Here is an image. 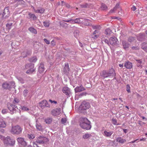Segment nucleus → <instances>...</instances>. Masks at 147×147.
Here are the masks:
<instances>
[{"mask_svg": "<svg viewBox=\"0 0 147 147\" xmlns=\"http://www.w3.org/2000/svg\"><path fill=\"white\" fill-rule=\"evenodd\" d=\"M80 125L83 129L89 130L91 129L92 126L90 122L86 117H82L79 121Z\"/></svg>", "mask_w": 147, "mask_h": 147, "instance_id": "f257e3e1", "label": "nucleus"}, {"mask_svg": "<svg viewBox=\"0 0 147 147\" xmlns=\"http://www.w3.org/2000/svg\"><path fill=\"white\" fill-rule=\"evenodd\" d=\"M100 76L101 77L105 79L107 78H111V77L116 76V73L114 69L112 68L109 69L108 71L103 70L100 72Z\"/></svg>", "mask_w": 147, "mask_h": 147, "instance_id": "f03ea898", "label": "nucleus"}, {"mask_svg": "<svg viewBox=\"0 0 147 147\" xmlns=\"http://www.w3.org/2000/svg\"><path fill=\"white\" fill-rule=\"evenodd\" d=\"M90 107L89 103L84 101L82 102L79 108V112L80 113H82L85 115L86 113V110Z\"/></svg>", "mask_w": 147, "mask_h": 147, "instance_id": "7ed1b4c3", "label": "nucleus"}, {"mask_svg": "<svg viewBox=\"0 0 147 147\" xmlns=\"http://www.w3.org/2000/svg\"><path fill=\"white\" fill-rule=\"evenodd\" d=\"M15 83L13 82H10L9 83L7 82L3 83L2 84V88L4 89L10 90L13 88H15Z\"/></svg>", "mask_w": 147, "mask_h": 147, "instance_id": "20e7f679", "label": "nucleus"}, {"mask_svg": "<svg viewBox=\"0 0 147 147\" xmlns=\"http://www.w3.org/2000/svg\"><path fill=\"white\" fill-rule=\"evenodd\" d=\"M35 140L36 142L40 144L46 143L49 141V139L43 136H39Z\"/></svg>", "mask_w": 147, "mask_h": 147, "instance_id": "39448f33", "label": "nucleus"}, {"mask_svg": "<svg viewBox=\"0 0 147 147\" xmlns=\"http://www.w3.org/2000/svg\"><path fill=\"white\" fill-rule=\"evenodd\" d=\"M4 142L5 144H8L11 146H13L15 144V140L11 139L10 137L7 136L4 139Z\"/></svg>", "mask_w": 147, "mask_h": 147, "instance_id": "423d86ee", "label": "nucleus"}, {"mask_svg": "<svg viewBox=\"0 0 147 147\" xmlns=\"http://www.w3.org/2000/svg\"><path fill=\"white\" fill-rule=\"evenodd\" d=\"M22 130V128L19 125H16L12 127L11 129L12 132L13 134H21Z\"/></svg>", "mask_w": 147, "mask_h": 147, "instance_id": "0eeeda50", "label": "nucleus"}, {"mask_svg": "<svg viewBox=\"0 0 147 147\" xmlns=\"http://www.w3.org/2000/svg\"><path fill=\"white\" fill-rule=\"evenodd\" d=\"M7 108L11 112V114H13L14 113V111H16V109H18L17 107L13 104L10 102H8L7 104Z\"/></svg>", "mask_w": 147, "mask_h": 147, "instance_id": "6e6552de", "label": "nucleus"}, {"mask_svg": "<svg viewBox=\"0 0 147 147\" xmlns=\"http://www.w3.org/2000/svg\"><path fill=\"white\" fill-rule=\"evenodd\" d=\"M110 45L112 46H117L119 45V41L117 39L115 36L110 37L109 39Z\"/></svg>", "mask_w": 147, "mask_h": 147, "instance_id": "1a4fd4ad", "label": "nucleus"}, {"mask_svg": "<svg viewBox=\"0 0 147 147\" xmlns=\"http://www.w3.org/2000/svg\"><path fill=\"white\" fill-rule=\"evenodd\" d=\"M10 12L8 7H5L4 10L1 17L3 19L7 18L9 16Z\"/></svg>", "mask_w": 147, "mask_h": 147, "instance_id": "9d476101", "label": "nucleus"}, {"mask_svg": "<svg viewBox=\"0 0 147 147\" xmlns=\"http://www.w3.org/2000/svg\"><path fill=\"white\" fill-rule=\"evenodd\" d=\"M39 106L42 109H44L45 107H50L49 104H48L47 100H43L39 102Z\"/></svg>", "mask_w": 147, "mask_h": 147, "instance_id": "9b49d317", "label": "nucleus"}, {"mask_svg": "<svg viewBox=\"0 0 147 147\" xmlns=\"http://www.w3.org/2000/svg\"><path fill=\"white\" fill-rule=\"evenodd\" d=\"M17 141L19 144L22 145L24 147L26 146L27 145V143L24 140V139L21 137L18 138L17 139Z\"/></svg>", "mask_w": 147, "mask_h": 147, "instance_id": "f8f14e48", "label": "nucleus"}, {"mask_svg": "<svg viewBox=\"0 0 147 147\" xmlns=\"http://www.w3.org/2000/svg\"><path fill=\"white\" fill-rule=\"evenodd\" d=\"M61 109L59 108L53 109L51 111V114L54 116H57L59 115Z\"/></svg>", "mask_w": 147, "mask_h": 147, "instance_id": "ddd939ff", "label": "nucleus"}, {"mask_svg": "<svg viewBox=\"0 0 147 147\" xmlns=\"http://www.w3.org/2000/svg\"><path fill=\"white\" fill-rule=\"evenodd\" d=\"M63 92L67 96H69L70 94V91L69 89L67 87H63L62 89Z\"/></svg>", "mask_w": 147, "mask_h": 147, "instance_id": "4468645a", "label": "nucleus"}, {"mask_svg": "<svg viewBox=\"0 0 147 147\" xmlns=\"http://www.w3.org/2000/svg\"><path fill=\"white\" fill-rule=\"evenodd\" d=\"M85 89L84 88L82 85L80 86H77L75 88L74 90L76 93L80 92L83 91L85 90Z\"/></svg>", "mask_w": 147, "mask_h": 147, "instance_id": "2eb2a0df", "label": "nucleus"}, {"mask_svg": "<svg viewBox=\"0 0 147 147\" xmlns=\"http://www.w3.org/2000/svg\"><path fill=\"white\" fill-rule=\"evenodd\" d=\"M69 65L68 63H65V67L63 69V71L64 74H67L69 73Z\"/></svg>", "mask_w": 147, "mask_h": 147, "instance_id": "dca6fc26", "label": "nucleus"}, {"mask_svg": "<svg viewBox=\"0 0 147 147\" xmlns=\"http://www.w3.org/2000/svg\"><path fill=\"white\" fill-rule=\"evenodd\" d=\"M124 66L127 69H130L132 67V65L131 62L127 61L125 63Z\"/></svg>", "mask_w": 147, "mask_h": 147, "instance_id": "f3484780", "label": "nucleus"}, {"mask_svg": "<svg viewBox=\"0 0 147 147\" xmlns=\"http://www.w3.org/2000/svg\"><path fill=\"white\" fill-rule=\"evenodd\" d=\"M122 44L123 48L125 50H126L129 47V46L130 45V44L125 41H122Z\"/></svg>", "mask_w": 147, "mask_h": 147, "instance_id": "a211bd4d", "label": "nucleus"}, {"mask_svg": "<svg viewBox=\"0 0 147 147\" xmlns=\"http://www.w3.org/2000/svg\"><path fill=\"white\" fill-rule=\"evenodd\" d=\"M28 15L30 18L32 19L33 21H36L38 17L36 16L34 14L32 13H29Z\"/></svg>", "mask_w": 147, "mask_h": 147, "instance_id": "6ab92c4d", "label": "nucleus"}, {"mask_svg": "<svg viewBox=\"0 0 147 147\" xmlns=\"http://www.w3.org/2000/svg\"><path fill=\"white\" fill-rule=\"evenodd\" d=\"M34 64L32 63H28L25 65V67L26 69H29L31 68L34 67Z\"/></svg>", "mask_w": 147, "mask_h": 147, "instance_id": "aec40b11", "label": "nucleus"}, {"mask_svg": "<svg viewBox=\"0 0 147 147\" xmlns=\"http://www.w3.org/2000/svg\"><path fill=\"white\" fill-rule=\"evenodd\" d=\"M44 67L43 64L41 63L38 68V72L40 73H43L44 71Z\"/></svg>", "mask_w": 147, "mask_h": 147, "instance_id": "412c9836", "label": "nucleus"}, {"mask_svg": "<svg viewBox=\"0 0 147 147\" xmlns=\"http://www.w3.org/2000/svg\"><path fill=\"white\" fill-rule=\"evenodd\" d=\"M116 140L117 142L121 144H123L126 141V140L122 139V138L120 137L117 138Z\"/></svg>", "mask_w": 147, "mask_h": 147, "instance_id": "4be33fe9", "label": "nucleus"}, {"mask_svg": "<svg viewBox=\"0 0 147 147\" xmlns=\"http://www.w3.org/2000/svg\"><path fill=\"white\" fill-rule=\"evenodd\" d=\"M34 9V8H33L34 12L37 13H42L45 11V9L41 7L40 8V9Z\"/></svg>", "mask_w": 147, "mask_h": 147, "instance_id": "5701e85b", "label": "nucleus"}, {"mask_svg": "<svg viewBox=\"0 0 147 147\" xmlns=\"http://www.w3.org/2000/svg\"><path fill=\"white\" fill-rule=\"evenodd\" d=\"M28 30L31 33L36 34H37L36 30L32 27H31L28 29Z\"/></svg>", "mask_w": 147, "mask_h": 147, "instance_id": "b1692460", "label": "nucleus"}, {"mask_svg": "<svg viewBox=\"0 0 147 147\" xmlns=\"http://www.w3.org/2000/svg\"><path fill=\"white\" fill-rule=\"evenodd\" d=\"M36 69L34 68H30L26 71V73L29 74H31L33 72L35 71Z\"/></svg>", "mask_w": 147, "mask_h": 147, "instance_id": "393cba45", "label": "nucleus"}, {"mask_svg": "<svg viewBox=\"0 0 147 147\" xmlns=\"http://www.w3.org/2000/svg\"><path fill=\"white\" fill-rule=\"evenodd\" d=\"M37 59L36 57V56H34L31 58H29L28 60L31 63H35L37 61Z\"/></svg>", "mask_w": 147, "mask_h": 147, "instance_id": "a878e982", "label": "nucleus"}, {"mask_svg": "<svg viewBox=\"0 0 147 147\" xmlns=\"http://www.w3.org/2000/svg\"><path fill=\"white\" fill-rule=\"evenodd\" d=\"M6 126V123L4 121L3 119H0V128L5 127Z\"/></svg>", "mask_w": 147, "mask_h": 147, "instance_id": "bb28decb", "label": "nucleus"}, {"mask_svg": "<svg viewBox=\"0 0 147 147\" xmlns=\"http://www.w3.org/2000/svg\"><path fill=\"white\" fill-rule=\"evenodd\" d=\"M80 7L82 8H89L90 7V5L87 3H85L82 4L80 5Z\"/></svg>", "mask_w": 147, "mask_h": 147, "instance_id": "cd10ccee", "label": "nucleus"}, {"mask_svg": "<svg viewBox=\"0 0 147 147\" xmlns=\"http://www.w3.org/2000/svg\"><path fill=\"white\" fill-rule=\"evenodd\" d=\"M104 135L107 137H110L113 134V132L112 131L107 132V131H104Z\"/></svg>", "mask_w": 147, "mask_h": 147, "instance_id": "c85d7f7f", "label": "nucleus"}, {"mask_svg": "<svg viewBox=\"0 0 147 147\" xmlns=\"http://www.w3.org/2000/svg\"><path fill=\"white\" fill-rule=\"evenodd\" d=\"M91 136V135L90 134L86 133L83 136L82 138L84 139H86L90 138Z\"/></svg>", "mask_w": 147, "mask_h": 147, "instance_id": "c756f323", "label": "nucleus"}, {"mask_svg": "<svg viewBox=\"0 0 147 147\" xmlns=\"http://www.w3.org/2000/svg\"><path fill=\"white\" fill-rule=\"evenodd\" d=\"M53 119L52 118H48L45 120V122L47 124H50L52 121Z\"/></svg>", "mask_w": 147, "mask_h": 147, "instance_id": "7c9ffc66", "label": "nucleus"}, {"mask_svg": "<svg viewBox=\"0 0 147 147\" xmlns=\"http://www.w3.org/2000/svg\"><path fill=\"white\" fill-rule=\"evenodd\" d=\"M20 100L19 99L16 98H14L13 101V104L15 105L19 102Z\"/></svg>", "mask_w": 147, "mask_h": 147, "instance_id": "2f4dec72", "label": "nucleus"}, {"mask_svg": "<svg viewBox=\"0 0 147 147\" xmlns=\"http://www.w3.org/2000/svg\"><path fill=\"white\" fill-rule=\"evenodd\" d=\"M111 30L109 28H107L105 30V33L106 35H110L111 34Z\"/></svg>", "mask_w": 147, "mask_h": 147, "instance_id": "473e14b6", "label": "nucleus"}, {"mask_svg": "<svg viewBox=\"0 0 147 147\" xmlns=\"http://www.w3.org/2000/svg\"><path fill=\"white\" fill-rule=\"evenodd\" d=\"M100 8L103 10H106L108 8L107 7L106 5L104 3H102Z\"/></svg>", "mask_w": 147, "mask_h": 147, "instance_id": "72a5a7b5", "label": "nucleus"}, {"mask_svg": "<svg viewBox=\"0 0 147 147\" xmlns=\"http://www.w3.org/2000/svg\"><path fill=\"white\" fill-rule=\"evenodd\" d=\"M17 78L21 83L24 84V83L25 80L22 78L21 77H17Z\"/></svg>", "mask_w": 147, "mask_h": 147, "instance_id": "f704fd0d", "label": "nucleus"}, {"mask_svg": "<svg viewBox=\"0 0 147 147\" xmlns=\"http://www.w3.org/2000/svg\"><path fill=\"white\" fill-rule=\"evenodd\" d=\"M135 39V37L130 36L128 38V40L129 42H134V40Z\"/></svg>", "mask_w": 147, "mask_h": 147, "instance_id": "c9c22d12", "label": "nucleus"}, {"mask_svg": "<svg viewBox=\"0 0 147 147\" xmlns=\"http://www.w3.org/2000/svg\"><path fill=\"white\" fill-rule=\"evenodd\" d=\"M13 23H7L6 24V27L7 29L9 30L11 28V26L12 25Z\"/></svg>", "mask_w": 147, "mask_h": 147, "instance_id": "e433bc0d", "label": "nucleus"}, {"mask_svg": "<svg viewBox=\"0 0 147 147\" xmlns=\"http://www.w3.org/2000/svg\"><path fill=\"white\" fill-rule=\"evenodd\" d=\"M80 19H83L82 18H76L74 19L75 24H80L81 22Z\"/></svg>", "mask_w": 147, "mask_h": 147, "instance_id": "4c0bfd02", "label": "nucleus"}, {"mask_svg": "<svg viewBox=\"0 0 147 147\" xmlns=\"http://www.w3.org/2000/svg\"><path fill=\"white\" fill-rule=\"evenodd\" d=\"M36 126L37 129H38V130L40 131L42 129V127L41 126L40 124H38L37 123L36 125Z\"/></svg>", "mask_w": 147, "mask_h": 147, "instance_id": "58836bf2", "label": "nucleus"}, {"mask_svg": "<svg viewBox=\"0 0 147 147\" xmlns=\"http://www.w3.org/2000/svg\"><path fill=\"white\" fill-rule=\"evenodd\" d=\"M44 26L45 27H49V23L47 21H44L43 22Z\"/></svg>", "mask_w": 147, "mask_h": 147, "instance_id": "ea45409f", "label": "nucleus"}, {"mask_svg": "<svg viewBox=\"0 0 147 147\" xmlns=\"http://www.w3.org/2000/svg\"><path fill=\"white\" fill-rule=\"evenodd\" d=\"M31 53H32V51L31 50H27L26 52V55L25 56H24V57H26L28 55H30L31 54Z\"/></svg>", "mask_w": 147, "mask_h": 147, "instance_id": "a19ab883", "label": "nucleus"}, {"mask_svg": "<svg viewBox=\"0 0 147 147\" xmlns=\"http://www.w3.org/2000/svg\"><path fill=\"white\" fill-rule=\"evenodd\" d=\"M84 21H85L84 22V24L86 26H89L90 24L89 22L86 21L88 20L85 18L84 19Z\"/></svg>", "mask_w": 147, "mask_h": 147, "instance_id": "79ce46f5", "label": "nucleus"}, {"mask_svg": "<svg viewBox=\"0 0 147 147\" xmlns=\"http://www.w3.org/2000/svg\"><path fill=\"white\" fill-rule=\"evenodd\" d=\"M99 35L98 34H91V37L94 39H96L98 38L99 37Z\"/></svg>", "mask_w": 147, "mask_h": 147, "instance_id": "37998d69", "label": "nucleus"}, {"mask_svg": "<svg viewBox=\"0 0 147 147\" xmlns=\"http://www.w3.org/2000/svg\"><path fill=\"white\" fill-rule=\"evenodd\" d=\"M87 94V93L86 92H83L79 94L78 95V96L80 97H81L83 96H86Z\"/></svg>", "mask_w": 147, "mask_h": 147, "instance_id": "c03bdc74", "label": "nucleus"}, {"mask_svg": "<svg viewBox=\"0 0 147 147\" xmlns=\"http://www.w3.org/2000/svg\"><path fill=\"white\" fill-rule=\"evenodd\" d=\"M92 28L94 29H98L100 28V25H93L92 26Z\"/></svg>", "mask_w": 147, "mask_h": 147, "instance_id": "a18cd8bd", "label": "nucleus"}, {"mask_svg": "<svg viewBox=\"0 0 147 147\" xmlns=\"http://www.w3.org/2000/svg\"><path fill=\"white\" fill-rule=\"evenodd\" d=\"M28 91L27 90H25L23 92V95L25 97L26 96Z\"/></svg>", "mask_w": 147, "mask_h": 147, "instance_id": "49530a36", "label": "nucleus"}, {"mask_svg": "<svg viewBox=\"0 0 147 147\" xmlns=\"http://www.w3.org/2000/svg\"><path fill=\"white\" fill-rule=\"evenodd\" d=\"M130 87L129 84H127L126 86V90L128 93L130 92Z\"/></svg>", "mask_w": 147, "mask_h": 147, "instance_id": "de8ad7c7", "label": "nucleus"}, {"mask_svg": "<svg viewBox=\"0 0 147 147\" xmlns=\"http://www.w3.org/2000/svg\"><path fill=\"white\" fill-rule=\"evenodd\" d=\"M28 137L30 139H32L34 138L35 137L34 135L32 134H28Z\"/></svg>", "mask_w": 147, "mask_h": 147, "instance_id": "09e8293b", "label": "nucleus"}, {"mask_svg": "<svg viewBox=\"0 0 147 147\" xmlns=\"http://www.w3.org/2000/svg\"><path fill=\"white\" fill-rule=\"evenodd\" d=\"M22 109L24 111H27L29 110V108L25 106L22 107Z\"/></svg>", "mask_w": 147, "mask_h": 147, "instance_id": "8fccbe9b", "label": "nucleus"}, {"mask_svg": "<svg viewBox=\"0 0 147 147\" xmlns=\"http://www.w3.org/2000/svg\"><path fill=\"white\" fill-rule=\"evenodd\" d=\"M120 6H119V3H117L115 6L114 7V9L116 10L117 9L119 8Z\"/></svg>", "mask_w": 147, "mask_h": 147, "instance_id": "3c124183", "label": "nucleus"}, {"mask_svg": "<svg viewBox=\"0 0 147 147\" xmlns=\"http://www.w3.org/2000/svg\"><path fill=\"white\" fill-rule=\"evenodd\" d=\"M112 121L113 122V123L114 125H118V124H117V121L115 119L113 118L112 119Z\"/></svg>", "mask_w": 147, "mask_h": 147, "instance_id": "603ef678", "label": "nucleus"}, {"mask_svg": "<svg viewBox=\"0 0 147 147\" xmlns=\"http://www.w3.org/2000/svg\"><path fill=\"white\" fill-rule=\"evenodd\" d=\"M66 121L67 120L65 118H63L61 119V122H62V123L63 124H64L65 123H66Z\"/></svg>", "mask_w": 147, "mask_h": 147, "instance_id": "864d4df0", "label": "nucleus"}, {"mask_svg": "<svg viewBox=\"0 0 147 147\" xmlns=\"http://www.w3.org/2000/svg\"><path fill=\"white\" fill-rule=\"evenodd\" d=\"M7 112V110L6 109H3L2 111V113L3 114H5Z\"/></svg>", "mask_w": 147, "mask_h": 147, "instance_id": "5fc2aeb1", "label": "nucleus"}, {"mask_svg": "<svg viewBox=\"0 0 147 147\" xmlns=\"http://www.w3.org/2000/svg\"><path fill=\"white\" fill-rule=\"evenodd\" d=\"M104 41V42L105 43H107L109 46L110 44L109 40H108L107 39H105Z\"/></svg>", "mask_w": 147, "mask_h": 147, "instance_id": "6e6d98bb", "label": "nucleus"}, {"mask_svg": "<svg viewBox=\"0 0 147 147\" xmlns=\"http://www.w3.org/2000/svg\"><path fill=\"white\" fill-rule=\"evenodd\" d=\"M74 34L75 36H77L79 35V31H75Z\"/></svg>", "mask_w": 147, "mask_h": 147, "instance_id": "4d7b16f0", "label": "nucleus"}, {"mask_svg": "<svg viewBox=\"0 0 147 147\" xmlns=\"http://www.w3.org/2000/svg\"><path fill=\"white\" fill-rule=\"evenodd\" d=\"M45 42L47 44H49L50 43V41L49 40L45 38L44 39Z\"/></svg>", "mask_w": 147, "mask_h": 147, "instance_id": "13d9d810", "label": "nucleus"}, {"mask_svg": "<svg viewBox=\"0 0 147 147\" xmlns=\"http://www.w3.org/2000/svg\"><path fill=\"white\" fill-rule=\"evenodd\" d=\"M65 5L66 7H67L68 8H71L72 7H71L69 4L68 3H65Z\"/></svg>", "mask_w": 147, "mask_h": 147, "instance_id": "bf43d9fd", "label": "nucleus"}, {"mask_svg": "<svg viewBox=\"0 0 147 147\" xmlns=\"http://www.w3.org/2000/svg\"><path fill=\"white\" fill-rule=\"evenodd\" d=\"M51 45L52 46H54L56 45L55 42L54 40H53L51 42Z\"/></svg>", "mask_w": 147, "mask_h": 147, "instance_id": "052dcab7", "label": "nucleus"}, {"mask_svg": "<svg viewBox=\"0 0 147 147\" xmlns=\"http://www.w3.org/2000/svg\"><path fill=\"white\" fill-rule=\"evenodd\" d=\"M136 61L138 62V63L140 64H141L142 63V61L141 59H136Z\"/></svg>", "mask_w": 147, "mask_h": 147, "instance_id": "680f3d73", "label": "nucleus"}, {"mask_svg": "<svg viewBox=\"0 0 147 147\" xmlns=\"http://www.w3.org/2000/svg\"><path fill=\"white\" fill-rule=\"evenodd\" d=\"M70 22L71 24H75V19H71Z\"/></svg>", "mask_w": 147, "mask_h": 147, "instance_id": "e2e57ef3", "label": "nucleus"}, {"mask_svg": "<svg viewBox=\"0 0 147 147\" xmlns=\"http://www.w3.org/2000/svg\"><path fill=\"white\" fill-rule=\"evenodd\" d=\"M142 48L146 52H147V47H142Z\"/></svg>", "mask_w": 147, "mask_h": 147, "instance_id": "0e129e2a", "label": "nucleus"}, {"mask_svg": "<svg viewBox=\"0 0 147 147\" xmlns=\"http://www.w3.org/2000/svg\"><path fill=\"white\" fill-rule=\"evenodd\" d=\"M131 9L132 11H134L136 10V8L135 6L133 5L131 8Z\"/></svg>", "mask_w": 147, "mask_h": 147, "instance_id": "69168bd1", "label": "nucleus"}, {"mask_svg": "<svg viewBox=\"0 0 147 147\" xmlns=\"http://www.w3.org/2000/svg\"><path fill=\"white\" fill-rule=\"evenodd\" d=\"M131 49H132L138 50V47H132Z\"/></svg>", "mask_w": 147, "mask_h": 147, "instance_id": "338daca9", "label": "nucleus"}, {"mask_svg": "<svg viewBox=\"0 0 147 147\" xmlns=\"http://www.w3.org/2000/svg\"><path fill=\"white\" fill-rule=\"evenodd\" d=\"M60 25L62 27H64V25L65 24H67L65 23H61V22L60 23Z\"/></svg>", "mask_w": 147, "mask_h": 147, "instance_id": "774afa93", "label": "nucleus"}]
</instances>
